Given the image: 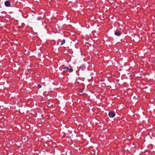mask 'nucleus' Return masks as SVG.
Segmentation results:
<instances>
[{
    "instance_id": "nucleus-5",
    "label": "nucleus",
    "mask_w": 155,
    "mask_h": 155,
    "mask_svg": "<svg viewBox=\"0 0 155 155\" xmlns=\"http://www.w3.org/2000/svg\"><path fill=\"white\" fill-rule=\"evenodd\" d=\"M22 140H23V141L24 142H25L28 140V138L27 137H23L22 138Z\"/></svg>"
},
{
    "instance_id": "nucleus-4",
    "label": "nucleus",
    "mask_w": 155,
    "mask_h": 155,
    "mask_svg": "<svg viewBox=\"0 0 155 155\" xmlns=\"http://www.w3.org/2000/svg\"><path fill=\"white\" fill-rule=\"evenodd\" d=\"M5 4L6 7H10V3L8 1H6L5 2Z\"/></svg>"
},
{
    "instance_id": "nucleus-1",
    "label": "nucleus",
    "mask_w": 155,
    "mask_h": 155,
    "mask_svg": "<svg viewBox=\"0 0 155 155\" xmlns=\"http://www.w3.org/2000/svg\"><path fill=\"white\" fill-rule=\"evenodd\" d=\"M115 115V113L114 112L110 111L108 113V116L110 118H113Z\"/></svg>"
},
{
    "instance_id": "nucleus-8",
    "label": "nucleus",
    "mask_w": 155,
    "mask_h": 155,
    "mask_svg": "<svg viewBox=\"0 0 155 155\" xmlns=\"http://www.w3.org/2000/svg\"><path fill=\"white\" fill-rule=\"evenodd\" d=\"M41 85L40 84H39L38 85V87L39 88H41Z\"/></svg>"
},
{
    "instance_id": "nucleus-3",
    "label": "nucleus",
    "mask_w": 155,
    "mask_h": 155,
    "mask_svg": "<svg viewBox=\"0 0 155 155\" xmlns=\"http://www.w3.org/2000/svg\"><path fill=\"white\" fill-rule=\"evenodd\" d=\"M121 31L118 30H116L114 31V34L117 36H119L121 35Z\"/></svg>"
},
{
    "instance_id": "nucleus-7",
    "label": "nucleus",
    "mask_w": 155,
    "mask_h": 155,
    "mask_svg": "<svg viewBox=\"0 0 155 155\" xmlns=\"http://www.w3.org/2000/svg\"><path fill=\"white\" fill-rule=\"evenodd\" d=\"M73 71V70L72 68H70V69H69L68 71L70 72H72Z\"/></svg>"
},
{
    "instance_id": "nucleus-2",
    "label": "nucleus",
    "mask_w": 155,
    "mask_h": 155,
    "mask_svg": "<svg viewBox=\"0 0 155 155\" xmlns=\"http://www.w3.org/2000/svg\"><path fill=\"white\" fill-rule=\"evenodd\" d=\"M61 70L63 69L64 71H68V70H69L68 67H66L64 65L61 66Z\"/></svg>"
},
{
    "instance_id": "nucleus-6",
    "label": "nucleus",
    "mask_w": 155,
    "mask_h": 155,
    "mask_svg": "<svg viewBox=\"0 0 155 155\" xmlns=\"http://www.w3.org/2000/svg\"><path fill=\"white\" fill-rule=\"evenodd\" d=\"M65 42V40L64 39H63V40H62V43L61 44V45H63L64 44Z\"/></svg>"
}]
</instances>
